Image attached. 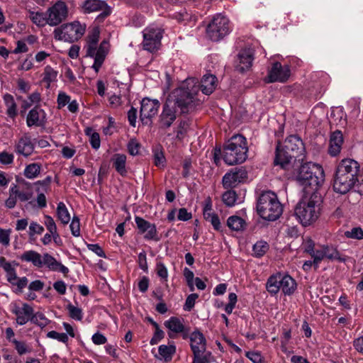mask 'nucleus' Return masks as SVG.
I'll use <instances>...</instances> for the list:
<instances>
[{
	"instance_id": "1",
	"label": "nucleus",
	"mask_w": 363,
	"mask_h": 363,
	"mask_svg": "<svg viewBox=\"0 0 363 363\" xmlns=\"http://www.w3.org/2000/svg\"><path fill=\"white\" fill-rule=\"evenodd\" d=\"M359 163L352 159H344L337 166L333 189L340 194L349 192L358 182Z\"/></svg>"
},
{
	"instance_id": "2",
	"label": "nucleus",
	"mask_w": 363,
	"mask_h": 363,
	"mask_svg": "<svg viewBox=\"0 0 363 363\" xmlns=\"http://www.w3.org/2000/svg\"><path fill=\"white\" fill-rule=\"evenodd\" d=\"M198 90L195 79H187L170 94L167 101L182 113H188L194 108V100Z\"/></svg>"
},
{
	"instance_id": "3",
	"label": "nucleus",
	"mask_w": 363,
	"mask_h": 363,
	"mask_svg": "<svg viewBox=\"0 0 363 363\" xmlns=\"http://www.w3.org/2000/svg\"><path fill=\"white\" fill-rule=\"evenodd\" d=\"M247 152L246 138L242 135H235L224 145L223 159L228 165L240 164L246 160Z\"/></svg>"
},
{
	"instance_id": "4",
	"label": "nucleus",
	"mask_w": 363,
	"mask_h": 363,
	"mask_svg": "<svg viewBox=\"0 0 363 363\" xmlns=\"http://www.w3.org/2000/svg\"><path fill=\"white\" fill-rule=\"evenodd\" d=\"M257 211L262 219L274 221L282 214L283 206L275 193L266 191L261 193L257 199Z\"/></svg>"
},
{
	"instance_id": "5",
	"label": "nucleus",
	"mask_w": 363,
	"mask_h": 363,
	"mask_svg": "<svg viewBox=\"0 0 363 363\" xmlns=\"http://www.w3.org/2000/svg\"><path fill=\"white\" fill-rule=\"evenodd\" d=\"M99 34V30L97 28L94 29L87 35L84 46L86 55L94 59L92 68L96 73L103 65L109 49V45L106 40H103L100 45L98 44Z\"/></svg>"
},
{
	"instance_id": "6",
	"label": "nucleus",
	"mask_w": 363,
	"mask_h": 363,
	"mask_svg": "<svg viewBox=\"0 0 363 363\" xmlns=\"http://www.w3.org/2000/svg\"><path fill=\"white\" fill-rule=\"evenodd\" d=\"M298 180L305 188L316 191L325 181V172L320 164L308 162L301 166Z\"/></svg>"
},
{
	"instance_id": "7",
	"label": "nucleus",
	"mask_w": 363,
	"mask_h": 363,
	"mask_svg": "<svg viewBox=\"0 0 363 363\" xmlns=\"http://www.w3.org/2000/svg\"><path fill=\"white\" fill-rule=\"evenodd\" d=\"M317 196L312 194L310 197H303L295 208V215L303 225H308L315 221L319 216V206Z\"/></svg>"
},
{
	"instance_id": "8",
	"label": "nucleus",
	"mask_w": 363,
	"mask_h": 363,
	"mask_svg": "<svg viewBox=\"0 0 363 363\" xmlns=\"http://www.w3.org/2000/svg\"><path fill=\"white\" fill-rule=\"evenodd\" d=\"M86 25L75 21L65 23L53 31L54 38L57 40L73 43L80 39L85 33Z\"/></svg>"
},
{
	"instance_id": "9",
	"label": "nucleus",
	"mask_w": 363,
	"mask_h": 363,
	"mask_svg": "<svg viewBox=\"0 0 363 363\" xmlns=\"http://www.w3.org/2000/svg\"><path fill=\"white\" fill-rule=\"evenodd\" d=\"M266 286L271 294H276L281 289L284 294L291 295L296 289V283L289 275L278 273L268 279Z\"/></svg>"
},
{
	"instance_id": "10",
	"label": "nucleus",
	"mask_w": 363,
	"mask_h": 363,
	"mask_svg": "<svg viewBox=\"0 0 363 363\" xmlns=\"http://www.w3.org/2000/svg\"><path fill=\"white\" fill-rule=\"evenodd\" d=\"M230 32L229 20L224 16H216L206 28L207 36L213 41H218Z\"/></svg>"
},
{
	"instance_id": "11",
	"label": "nucleus",
	"mask_w": 363,
	"mask_h": 363,
	"mask_svg": "<svg viewBox=\"0 0 363 363\" xmlns=\"http://www.w3.org/2000/svg\"><path fill=\"white\" fill-rule=\"evenodd\" d=\"M163 30L156 25H150L143 31V46L144 50L154 52L159 50L161 45Z\"/></svg>"
},
{
	"instance_id": "12",
	"label": "nucleus",
	"mask_w": 363,
	"mask_h": 363,
	"mask_svg": "<svg viewBox=\"0 0 363 363\" xmlns=\"http://www.w3.org/2000/svg\"><path fill=\"white\" fill-rule=\"evenodd\" d=\"M48 25L56 26L65 21L68 16V8L62 1H58L47 10Z\"/></svg>"
},
{
	"instance_id": "13",
	"label": "nucleus",
	"mask_w": 363,
	"mask_h": 363,
	"mask_svg": "<svg viewBox=\"0 0 363 363\" xmlns=\"http://www.w3.org/2000/svg\"><path fill=\"white\" fill-rule=\"evenodd\" d=\"M247 178V172L243 167L234 168L223 177L222 182L225 189H231L243 183Z\"/></svg>"
},
{
	"instance_id": "14",
	"label": "nucleus",
	"mask_w": 363,
	"mask_h": 363,
	"mask_svg": "<svg viewBox=\"0 0 363 363\" xmlns=\"http://www.w3.org/2000/svg\"><path fill=\"white\" fill-rule=\"evenodd\" d=\"M290 72L289 67L287 65H282L279 62H274L268 69L267 82L270 83L286 82L290 77Z\"/></svg>"
},
{
	"instance_id": "15",
	"label": "nucleus",
	"mask_w": 363,
	"mask_h": 363,
	"mask_svg": "<svg viewBox=\"0 0 363 363\" xmlns=\"http://www.w3.org/2000/svg\"><path fill=\"white\" fill-rule=\"evenodd\" d=\"M82 9L84 13L101 11L97 16L99 21H101L110 15L111 8L104 1L101 0H86L82 4Z\"/></svg>"
},
{
	"instance_id": "16",
	"label": "nucleus",
	"mask_w": 363,
	"mask_h": 363,
	"mask_svg": "<svg viewBox=\"0 0 363 363\" xmlns=\"http://www.w3.org/2000/svg\"><path fill=\"white\" fill-rule=\"evenodd\" d=\"M140 104V119L143 123H147L149 120L157 114L160 104L158 100L149 98H144Z\"/></svg>"
},
{
	"instance_id": "17",
	"label": "nucleus",
	"mask_w": 363,
	"mask_h": 363,
	"mask_svg": "<svg viewBox=\"0 0 363 363\" xmlns=\"http://www.w3.org/2000/svg\"><path fill=\"white\" fill-rule=\"evenodd\" d=\"M135 224L140 234H144L145 240H158L156 225L140 216H135Z\"/></svg>"
},
{
	"instance_id": "18",
	"label": "nucleus",
	"mask_w": 363,
	"mask_h": 363,
	"mask_svg": "<svg viewBox=\"0 0 363 363\" xmlns=\"http://www.w3.org/2000/svg\"><path fill=\"white\" fill-rule=\"evenodd\" d=\"M47 122V114L45 111L38 106L32 108L26 116V125L30 128L33 126H44Z\"/></svg>"
},
{
	"instance_id": "19",
	"label": "nucleus",
	"mask_w": 363,
	"mask_h": 363,
	"mask_svg": "<svg viewBox=\"0 0 363 363\" xmlns=\"http://www.w3.org/2000/svg\"><path fill=\"white\" fill-rule=\"evenodd\" d=\"M254 60V51L251 48L242 50L238 55L236 60V69L240 72H244L250 69Z\"/></svg>"
},
{
	"instance_id": "20",
	"label": "nucleus",
	"mask_w": 363,
	"mask_h": 363,
	"mask_svg": "<svg viewBox=\"0 0 363 363\" xmlns=\"http://www.w3.org/2000/svg\"><path fill=\"white\" fill-rule=\"evenodd\" d=\"M190 346L194 354H203L206 350V340L199 330H195L190 334Z\"/></svg>"
},
{
	"instance_id": "21",
	"label": "nucleus",
	"mask_w": 363,
	"mask_h": 363,
	"mask_svg": "<svg viewBox=\"0 0 363 363\" xmlns=\"http://www.w3.org/2000/svg\"><path fill=\"white\" fill-rule=\"evenodd\" d=\"M45 267L50 271L59 272L67 276L69 272L68 267L63 265L60 262L57 261L53 256L49 253H44L42 259V267Z\"/></svg>"
},
{
	"instance_id": "22",
	"label": "nucleus",
	"mask_w": 363,
	"mask_h": 363,
	"mask_svg": "<svg viewBox=\"0 0 363 363\" xmlns=\"http://www.w3.org/2000/svg\"><path fill=\"white\" fill-rule=\"evenodd\" d=\"M177 108L167 101L164 104L160 116V125L162 128H167L175 121Z\"/></svg>"
},
{
	"instance_id": "23",
	"label": "nucleus",
	"mask_w": 363,
	"mask_h": 363,
	"mask_svg": "<svg viewBox=\"0 0 363 363\" xmlns=\"http://www.w3.org/2000/svg\"><path fill=\"white\" fill-rule=\"evenodd\" d=\"M12 313L16 316L17 324L23 325L30 320L33 313V309L28 304L23 303L21 306H14Z\"/></svg>"
},
{
	"instance_id": "24",
	"label": "nucleus",
	"mask_w": 363,
	"mask_h": 363,
	"mask_svg": "<svg viewBox=\"0 0 363 363\" xmlns=\"http://www.w3.org/2000/svg\"><path fill=\"white\" fill-rule=\"evenodd\" d=\"M293 158H296V155H294L283 145L278 143L274 159L275 164L280 165L282 168H286Z\"/></svg>"
},
{
	"instance_id": "25",
	"label": "nucleus",
	"mask_w": 363,
	"mask_h": 363,
	"mask_svg": "<svg viewBox=\"0 0 363 363\" xmlns=\"http://www.w3.org/2000/svg\"><path fill=\"white\" fill-rule=\"evenodd\" d=\"M283 145L296 157L304 152V145L301 139L297 135H290L284 140Z\"/></svg>"
},
{
	"instance_id": "26",
	"label": "nucleus",
	"mask_w": 363,
	"mask_h": 363,
	"mask_svg": "<svg viewBox=\"0 0 363 363\" xmlns=\"http://www.w3.org/2000/svg\"><path fill=\"white\" fill-rule=\"evenodd\" d=\"M343 143V136L340 130L331 133L329 142L328 153L330 155L337 156L341 151Z\"/></svg>"
},
{
	"instance_id": "27",
	"label": "nucleus",
	"mask_w": 363,
	"mask_h": 363,
	"mask_svg": "<svg viewBox=\"0 0 363 363\" xmlns=\"http://www.w3.org/2000/svg\"><path fill=\"white\" fill-rule=\"evenodd\" d=\"M127 157L124 154L116 153L111 157V162L116 171L122 177H125L128 174L126 168Z\"/></svg>"
},
{
	"instance_id": "28",
	"label": "nucleus",
	"mask_w": 363,
	"mask_h": 363,
	"mask_svg": "<svg viewBox=\"0 0 363 363\" xmlns=\"http://www.w3.org/2000/svg\"><path fill=\"white\" fill-rule=\"evenodd\" d=\"M43 255L35 250L25 251L21 256L22 262H30L37 268H42Z\"/></svg>"
},
{
	"instance_id": "29",
	"label": "nucleus",
	"mask_w": 363,
	"mask_h": 363,
	"mask_svg": "<svg viewBox=\"0 0 363 363\" xmlns=\"http://www.w3.org/2000/svg\"><path fill=\"white\" fill-rule=\"evenodd\" d=\"M217 79L215 75L206 74L201 82V89L206 95L211 94L216 89Z\"/></svg>"
},
{
	"instance_id": "30",
	"label": "nucleus",
	"mask_w": 363,
	"mask_h": 363,
	"mask_svg": "<svg viewBox=\"0 0 363 363\" xmlns=\"http://www.w3.org/2000/svg\"><path fill=\"white\" fill-rule=\"evenodd\" d=\"M228 227L233 231H243L247 227V223L245 218L233 215L227 219Z\"/></svg>"
},
{
	"instance_id": "31",
	"label": "nucleus",
	"mask_w": 363,
	"mask_h": 363,
	"mask_svg": "<svg viewBox=\"0 0 363 363\" xmlns=\"http://www.w3.org/2000/svg\"><path fill=\"white\" fill-rule=\"evenodd\" d=\"M28 17L37 26L43 27L48 24V18L47 12L34 11L29 10Z\"/></svg>"
},
{
	"instance_id": "32",
	"label": "nucleus",
	"mask_w": 363,
	"mask_h": 363,
	"mask_svg": "<svg viewBox=\"0 0 363 363\" xmlns=\"http://www.w3.org/2000/svg\"><path fill=\"white\" fill-rule=\"evenodd\" d=\"M4 102L6 106L7 115L13 118L17 116V105L13 96L10 94H5L3 96Z\"/></svg>"
},
{
	"instance_id": "33",
	"label": "nucleus",
	"mask_w": 363,
	"mask_h": 363,
	"mask_svg": "<svg viewBox=\"0 0 363 363\" xmlns=\"http://www.w3.org/2000/svg\"><path fill=\"white\" fill-rule=\"evenodd\" d=\"M324 251V257L330 261H338L340 262H345V258L341 256L337 250L328 245H323Z\"/></svg>"
},
{
	"instance_id": "34",
	"label": "nucleus",
	"mask_w": 363,
	"mask_h": 363,
	"mask_svg": "<svg viewBox=\"0 0 363 363\" xmlns=\"http://www.w3.org/2000/svg\"><path fill=\"white\" fill-rule=\"evenodd\" d=\"M16 152L24 156H29L33 152V145L28 138H21L16 145Z\"/></svg>"
},
{
	"instance_id": "35",
	"label": "nucleus",
	"mask_w": 363,
	"mask_h": 363,
	"mask_svg": "<svg viewBox=\"0 0 363 363\" xmlns=\"http://www.w3.org/2000/svg\"><path fill=\"white\" fill-rule=\"evenodd\" d=\"M164 325L169 330L176 333H182L184 330L183 320L177 317L170 318L168 320L164 322Z\"/></svg>"
},
{
	"instance_id": "36",
	"label": "nucleus",
	"mask_w": 363,
	"mask_h": 363,
	"mask_svg": "<svg viewBox=\"0 0 363 363\" xmlns=\"http://www.w3.org/2000/svg\"><path fill=\"white\" fill-rule=\"evenodd\" d=\"M56 214L57 219L63 225H67L69 223L71 216L66 205L63 202L57 203Z\"/></svg>"
},
{
	"instance_id": "37",
	"label": "nucleus",
	"mask_w": 363,
	"mask_h": 363,
	"mask_svg": "<svg viewBox=\"0 0 363 363\" xmlns=\"http://www.w3.org/2000/svg\"><path fill=\"white\" fill-rule=\"evenodd\" d=\"M41 165L38 163H32L28 164L25 169L23 174L29 179H33L36 178L40 173Z\"/></svg>"
},
{
	"instance_id": "38",
	"label": "nucleus",
	"mask_w": 363,
	"mask_h": 363,
	"mask_svg": "<svg viewBox=\"0 0 363 363\" xmlns=\"http://www.w3.org/2000/svg\"><path fill=\"white\" fill-rule=\"evenodd\" d=\"M189 128V122L186 120H182L175 129L176 138L178 140H182L187 135Z\"/></svg>"
},
{
	"instance_id": "39",
	"label": "nucleus",
	"mask_w": 363,
	"mask_h": 363,
	"mask_svg": "<svg viewBox=\"0 0 363 363\" xmlns=\"http://www.w3.org/2000/svg\"><path fill=\"white\" fill-rule=\"evenodd\" d=\"M175 352L176 347L174 345H162L158 349L159 354L165 361L172 359V355Z\"/></svg>"
},
{
	"instance_id": "40",
	"label": "nucleus",
	"mask_w": 363,
	"mask_h": 363,
	"mask_svg": "<svg viewBox=\"0 0 363 363\" xmlns=\"http://www.w3.org/2000/svg\"><path fill=\"white\" fill-rule=\"evenodd\" d=\"M269 250V245L265 241H257L253 246V254L257 257H262Z\"/></svg>"
},
{
	"instance_id": "41",
	"label": "nucleus",
	"mask_w": 363,
	"mask_h": 363,
	"mask_svg": "<svg viewBox=\"0 0 363 363\" xmlns=\"http://www.w3.org/2000/svg\"><path fill=\"white\" fill-rule=\"evenodd\" d=\"M203 218L212 225L214 230L217 231L221 230V223L218 216L216 213H205Z\"/></svg>"
},
{
	"instance_id": "42",
	"label": "nucleus",
	"mask_w": 363,
	"mask_h": 363,
	"mask_svg": "<svg viewBox=\"0 0 363 363\" xmlns=\"http://www.w3.org/2000/svg\"><path fill=\"white\" fill-rule=\"evenodd\" d=\"M41 100L40 94L38 91L33 92L28 96V100L23 101L22 107L24 109H28L34 104H38Z\"/></svg>"
},
{
	"instance_id": "43",
	"label": "nucleus",
	"mask_w": 363,
	"mask_h": 363,
	"mask_svg": "<svg viewBox=\"0 0 363 363\" xmlns=\"http://www.w3.org/2000/svg\"><path fill=\"white\" fill-rule=\"evenodd\" d=\"M86 134L90 137V143L91 147L95 150H98L101 145L99 134L93 131L90 128L86 129Z\"/></svg>"
},
{
	"instance_id": "44",
	"label": "nucleus",
	"mask_w": 363,
	"mask_h": 363,
	"mask_svg": "<svg viewBox=\"0 0 363 363\" xmlns=\"http://www.w3.org/2000/svg\"><path fill=\"white\" fill-rule=\"evenodd\" d=\"M223 203L228 206H233L237 201V194L235 191L228 190L222 196Z\"/></svg>"
},
{
	"instance_id": "45",
	"label": "nucleus",
	"mask_w": 363,
	"mask_h": 363,
	"mask_svg": "<svg viewBox=\"0 0 363 363\" xmlns=\"http://www.w3.org/2000/svg\"><path fill=\"white\" fill-rule=\"evenodd\" d=\"M311 256L313 259V262L314 266L315 267V268H318L321 261L325 259L323 247L319 246L316 247L315 250L312 252Z\"/></svg>"
},
{
	"instance_id": "46",
	"label": "nucleus",
	"mask_w": 363,
	"mask_h": 363,
	"mask_svg": "<svg viewBox=\"0 0 363 363\" xmlns=\"http://www.w3.org/2000/svg\"><path fill=\"white\" fill-rule=\"evenodd\" d=\"M43 75V81L47 82L49 86L51 82L55 81L57 72L50 65H48L45 67Z\"/></svg>"
},
{
	"instance_id": "47",
	"label": "nucleus",
	"mask_w": 363,
	"mask_h": 363,
	"mask_svg": "<svg viewBox=\"0 0 363 363\" xmlns=\"http://www.w3.org/2000/svg\"><path fill=\"white\" fill-rule=\"evenodd\" d=\"M67 308L69 316L74 320H81L83 318V313L80 308L75 306L71 303L68 304Z\"/></svg>"
},
{
	"instance_id": "48",
	"label": "nucleus",
	"mask_w": 363,
	"mask_h": 363,
	"mask_svg": "<svg viewBox=\"0 0 363 363\" xmlns=\"http://www.w3.org/2000/svg\"><path fill=\"white\" fill-rule=\"evenodd\" d=\"M47 337L48 338L57 340V341L62 342L64 344H67L69 341V337L65 333H58L55 330L50 331L47 333Z\"/></svg>"
},
{
	"instance_id": "49",
	"label": "nucleus",
	"mask_w": 363,
	"mask_h": 363,
	"mask_svg": "<svg viewBox=\"0 0 363 363\" xmlns=\"http://www.w3.org/2000/svg\"><path fill=\"white\" fill-rule=\"evenodd\" d=\"M11 229H3L0 227V244L4 247L10 245Z\"/></svg>"
},
{
	"instance_id": "50",
	"label": "nucleus",
	"mask_w": 363,
	"mask_h": 363,
	"mask_svg": "<svg viewBox=\"0 0 363 363\" xmlns=\"http://www.w3.org/2000/svg\"><path fill=\"white\" fill-rule=\"evenodd\" d=\"M71 101L70 96L64 91H60L57 94V108L61 109Z\"/></svg>"
},
{
	"instance_id": "51",
	"label": "nucleus",
	"mask_w": 363,
	"mask_h": 363,
	"mask_svg": "<svg viewBox=\"0 0 363 363\" xmlns=\"http://www.w3.org/2000/svg\"><path fill=\"white\" fill-rule=\"evenodd\" d=\"M44 231L43 225H40L37 222L32 221L29 225L28 235L32 238L35 235H41Z\"/></svg>"
},
{
	"instance_id": "52",
	"label": "nucleus",
	"mask_w": 363,
	"mask_h": 363,
	"mask_svg": "<svg viewBox=\"0 0 363 363\" xmlns=\"http://www.w3.org/2000/svg\"><path fill=\"white\" fill-rule=\"evenodd\" d=\"M69 228L73 236H80V220L77 216H74L72 218Z\"/></svg>"
},
{
	"instance_id": "53",
	"label": "nucleus",
	"mask_w": 363,
	"mask_h": 363,
	"mask_svg": "<svg viewBox=\"0 0 363 363\" xmlns=\"http://www.w3.org/2000/svg\"><path fill=\"white\" fill-rule=\"evenodd\" d=\"M199 295L197 294H191L186 299L184 305V310L186 311H190L194 308L196 300L198 298Z\"/></svg>"
},
{
	"instance_id": "54",
	"label": "nucleus",
	"mask_w": 363,
	"mask_h": 363,
	"mask_svg": "<svg viewBox=\"0 0 363 363\" xmlns=\"http://www.w3.org/2000/svg\"><path fill=\"white\" fill-rule=\"evenodd\" d=\"M17 266L18 264L15 262H10L6 261L4 257H0V267L5 271L6 273L15 269Z\"/></svg>"
},
{
	"instance_id": "55",
	"label": "nucleus",
	"mask_w": 363,
	"mask_h": 363,
	"mask_svg": "<svg viewBox=\"0 0 363 363\" xmlns=\"http://www.w3.org/2000/svg\"><path fill=\"white\" fill-rule=\"evenodd\" d=\"M128 150L130 155L135 156L139 154L140 145L135 139H131L128 143Z\"/></svg>"
},
{
	"instance_id": "56",
	"label": "nucleus",
	"mask_w": 363,
	"mask_h": 363,
	"mask_svg": "<svg viewBox=\"0 0 363 363\" xmlns=\"http://www.w3.org/2000/svg\"><path fill=\"white\" fill-rule=\"evenodd\" d=\"M44 224L49 233H53L57 231L56 223L50 216H45Z\"/></svg>"
},
{
	"instance_id": "57",
	"label": "nucleus",
	"mask_w": 363,
	"mask_h": 363,
	"mask_svg": "<svg viewBox=\"0 0 363 363\" xmlns=\"http://www.w3.org/2000/svg\"><path fill=\"white\" fill-rule=\"evenodd\" d=\"M30 320L41 328L45 327L48 324V320L41 313H36L35 315L33 313Z\"/></svg>"
},
{
	"instance_id": "58",
	"label": "nucleus",
	"mask_w": 363,
	"mask_h": 363,
	"mask_svg": "<svg viewBox=\"0 0 363 363\" xmlns=\"http://www.w3.org/2000/svg\"><path fill=\"white\" fill-rule=\"evenodd\" d=\"M345 235L347 238L361 240L363 239V229L361 228H354L350 231H347Z\"/></svg>"
},
{
	"instance_id": "59",
	"label": "nucleus",
	"mask_w": 363,
	"mask_h": 363,
	"mask_svg": "<svg viewBox=\"0 0 363 363\" xmlns=\"http://www.w3.org/2000/svg\"><path fill=\"white\" fill-rule=\"evenodd\" d=\"M157 274L164 281H167L168 271L165 265L162 262H158L156 265Z\"/></svg>"
},
{
	"instance_id": "60",
	"label": "nucleus",
	"mask_w": 363,
	"mask_h": 363,
	"mask_svg": "<svg viewBox=\"0 0 363 363\" xmlns=\"http://www.w3.org/2000/svg\"><path fill=\"white\" fill-rule=\"evenodd\" d=\"M13 344L15 346L18 354L22 355L29 352L27 345L25 342L18 341L17 340H13Z\"/></svg>"
},
{
	"instance_id": "61",
	"label": "nucleus",
	"mask_w": 363,
	"mask_h": 363,
	"mask_svg": "<svg viewBox=\"0 0 363 363\" xmlns=\"http://www.w3.org/2000/svg\"><path fill=\"white\" fill-rule=\"evenodd\" d=\"M184 276L186 280L189 287L190 288V290L191 291H193L194 290V284H193L194 275L193 272L186 267L184 269Z\"/></svg>"
},
{
	"instance_id": "62",
	"label": "nucleus",
	"mask_w": 363,
	"mask_h": 363,
	"mask_svg": "<svg viewBox=\"0 0 363 363\" xmlns=\"http://www.w3.org/2000/svg\"><path fill=\"white\" fill-rule=\"evenodd\" d=\"M13 159L14 156L12 153H9L5 151L0 152V163L3 164H10L13 163Z\"/></svg>"
},
{
	"instance_id": "63",
	"label": "nucleus",
	"mask_w": 363,
	"mask_h": 363,
	"mask_svg": "<svg viewBox=\"0 0 363 363\" xmlns=\"http://www.w3.org/2000/svg\"><path fill=\"white\" fill-rule=\"evenodd\" d=\"M54 289L60 295L66 294L67 285L65 281L60 280L57 281L53 284Z\"/></svg>"
},
{
	"instance_id": "64",
	"label": "nucleus",
	"mask_w": 363,
	"mask_h": 363,
	"mask_svg": "<svg viewBox=\"0 0 363 363\" xmlns=\"http://www.w3.org/2000/svg\"><path fill=\"white\" fill-rule=\"evenodd\" d=\"M353 346L358 352L363 354V335L354 340Z\"/></svg>"
}]
</instances>
